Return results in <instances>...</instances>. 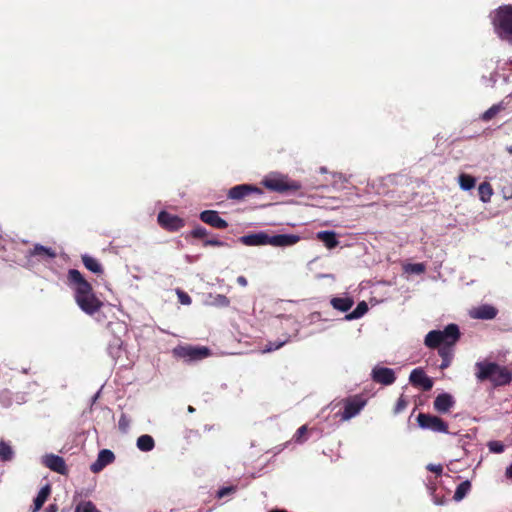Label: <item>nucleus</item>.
<instances>
[{
    "label": "nucleus",
    "instance_id": "nucleus-36",
    "mask_svg": "<svg viewBox=\"0 0 512 512\" xmlns=\"http://www.w3.org/2000/svg\"><path fill=\"white\" fill-rule=\"evenodd\" d=\"M176 294L178 296V300L182 305H190L192 302L191 297L183 290L177 289Z\"/></svg>",
    "mask_w": 512,
    "mask_h": 512
},
{
    "label": "nucleus",
    "instance_id": "nucleus-19",
    "mask_svg": "<svg viewBox=\"0 0 512 512\" xmlns=\"http://www.w3.org/2000/svg\"><path fill=\"white\" fill-rule=\"evenodd\" d=\"M453 405V397L448 393L439 394L433 403L434 409L439 413H447Z\"/></svg>",
    "mask_w": 512,
    "mask_h": 512
},
{
    "label": "nucleus",
    "instance_id": "nucleus-27",
    "mask_svg": "<svg viewBox=\"0 0 512 512\" xmlns=\"http://www.w3.org/2000/svg\"><path fill=\"white\" fill-rule=\"evenodd\" d=\"M14 457V450L9 442L0 440V460L2 462L11 461Z\"/></svg>",
    "mask_w": 512,
    "mask_h": 512
},
{
    "label": "nucleus",
    "instance_id": "nucleus-9",
    "mask_svg": "<svg viewBox=\"0 0 512 512\" xmlns=\"http://www.w3.org/2000/svg\"><path fill=\"white\" fill-rule=\"evenodd\" d=\"M174 354L188 360H200L209 355L206 347L179 346L174 349Z\"/></svg>",
    "mask_w": 512,
    "mask_h": 512
},
{
    "label": "nucleus",
    "instance_id": "nucleus-6",
    "mask_svg": "<svg viewBox=\"0 0 512 512\" xmlns=\"http://www.w3.org/2000/svg\"><path fill=\"white\" fill-rule=\"evenodd\" d=\"M342 403L341 420L348 421L360 413L367 404V400L362 395H354L343 399Z\"/></svg>",
    "mask_w": 512,
    "mask_h": 512
},
{
    "label": "nucleus",
    "instance_id": "nucleus-13",
    "mask_svg": "<svg viewBox=\"0 0 512 512\" xmlns=\"http://www.w3.org/2000/svg\"><path fill=\"white\" fill-rule=\"evenodd\" d=\"M199 218L202 222L216 229H226L228 227L227 221L221 218L215 210L202 211Z\"/></svg>",
    "mask_w": 512,
    "mask_h": 512
},
{
    "label": "nucleus",
    "instance_id": "nucleus-23",
    "mask_svg": "<svg viewBox=\"0 0 512 512\" xmlns=\"http://www.w3.org/2000/svg\"><path fill=\"white\" fill-rule=\"evenodd\" d=\"M436 349H438V354L442 358V363L440 364L441 369H446L450 366L452 358H453V346H439Z\"/></svg>",
    "mask_w": 512,
    "mask_h": 512
},
{
    "label": "nucleus",
    "instance_id": "nucleus-18",
    "mask_svg": "<svg viewBox=\"0 0 512 512\" xmlns=\"http://www.w3.org/2000/svg\"><path fill=\"white\" fill-rule=\"evenodd\" d=\"M239 240L246 246L269 245V235L265 232L244 235Z\"/></svg>",
    "mask_w": 512,
    "mask_h": 512
},
{
    "label": "nucleus",
    "instance_id": "nucleus-53",
    "mask_svg": "<svg viewBox=\"0 0 512 512\" xmlns=\"http://www.w3.org/2000/svg\"><path fill=\"white\" fill-rule=\"evenodd\" d=\"M75 512H79V511H75Z\"/></svg>",
    "mask_w": 512,
    "mask_h": 512
},
{
    "label": "nucleus",
    "instance_id": "nucleus-47",
    "mask_svg": "<svg viewBox=\"0 0 512 512\" xmlns=\"http://www.w3.org/2000/svg\"><path fill=\"white\" fill-rule=\"evenodd\" d=\"M57 511H58V506L55 503L49 504L48 507L44 510V512H57Z\"/></svg>",
    "mask_w": 512,
    "mask_h": 512
},
{
    "label": "nucleus",
    "instance_id": "nucleus-14",
    "mask_svg": "<svg viewBox=\"0 0 512 512\" xmlns=\"http://www.w3.org/2000/svg\"><path fill=\"white\" fill-rule=\"evenodd\" d=\"M43 464L49 468L50 470L59 473L61 475H67L68 474V468L65 463V460L63 457L55 455V454H48L44 456L43 458Z\"/></svg>",
    "mask_w": 512,
    "mask_h": 512
},
{
    "label": "nucleus",
    "instance_id": "nucleus-1",
    "mask_svg": "<svg viewBox=\"0 0 512 512\" xmlns=\"http://www.w3.org/2000/svg\"><path fill=\"white\" fill-rule=\"evenodd\" d=\"M67 284L74 292V300L87 315H94L103 307V302L95 294L92 284L77 269L67 273Z\"/></svg>",
    "mask_w": 512,
    "mask_h": 512
},
{
    "label": "nucleus",
    "instance_id": "nucleus-10",
    "mask_svg": "<svg viewBox=\"0 0 512 512\" xmlns=\"http://www.w3.org/2000/svg\"><path fill=\"white\" fill-rule=\"evenodd\" d=\"M263 193L262 189L250 184H240L232 187L228 191V198L233 200H243L247 196L251 194L261 195Z\"/></svg>",
    "mask_w": 512,
    "mask_h": 512
},
{
    "label": "nucleus",
    "instance_id": "nucleus-31",
    "mask_svg": "<svg viewBox=\"0 0 512 512\" xmlns=\"http://www.w3.org/2000/svg\"><path fill=\"white\" fill-rule=\"evenodd\" d=\"M502 110H504V106L501 103L494 104L481 115V120L484 122H488Z\"/></svg>",
    "mask_w": 512,
    "mask_h": 512
},
{
    "label": "nucleus",
    "instance_id": "nucleus-46",
    "mask_svg": "<svg viewBox=\"0 0 512 512\" xmlns=\"http://www.w3.org/2000/svg\"><path fill=\"white\" fill-rule=\"evenodd\" d=\"M505 477L512 481V463L506 468Z\"/></svg>",
    "mask_w": 512,
    "mask_h": 512
},
{
    "label": "nucleus",
    "instance_id": "nucleus-12",
    "mask_svg": "<svg viewBox=\"0 0 512 512\" xmlns=\"http://www.w3.org/2000/svg\"><path fill=\"white\" fill-rule=\"evenodd\" d=\"M371 376L374 382L386 386L393 384L396 380L394 370L387 367H375Z\"/></svg>",
    "mask_w": 512,
    "mask_h": 512
},
{
    "label": "nucleus",
    "instance_id": "nucleus-48",
    "mask_svg": "<svg viewBox=\"0 0 512 512\" xmlns=\"http://www.w3.org/2000/svg\"><path fill=\"white\" fill-rule=\"evenodd\" d=\"M237 283H238L239 285H241V286L245 287V286H247L248 281H247V279H246L244 276H239V277L237 278Z\"/></svg>",
    "mask_w": 512,
    "mask_h": 512
},
{
    "label": "nucleus",
    "instance_id": "nucleus-49",
    "mask_svg": "<svg viewBox=\"0 0 512 512\" xmlns=\"http://www.w3.org/2000/svg\"><path fill=\"white\" fill-rule=\"evenodd\" d=\"M504 198L505 199H511L512 198V186L509 187L507 190H503Z\"/></svg>",
    "mask_w": 512,
    "mask_h": 512
},
{
    "label": "nucleus",
    "instance_id": "nucleus-21",
    "mask_svg": "<svg viewBox=\"0 0 512 512\" xmlns=\"http://www.w3.org/2000/svg\"><path fill=\"white\" fill-rule=\"evenodd\" d=\"M316 237L323 242L328 249H333L339 244L334 231H320L317 233Z\"/></svg>",
    "mask_w": 512,
    "mask_h": 512
},
{
    "label": "nucleus",
    "instance_id": "nucleus-41",
    "mask_svg": "<svg viewBox=\"0 0 512 512\" xmlns=\"http://www.w3.org/2000/svg\"><path fill=\"white\" fill-rule=\"evenodd\" d=\"M213 303H214L216 306H220V307H227V306H229V304H230V300H229V299H228V297H226L225 295L218 294V295L214 298Z\"/></svg>",
    "mask_w": 512,
    "mask_h": 512
},
{
    "label": "nucleus",
    "instance_id": "nucleus-51",
    "mask_svg": "<svg viewBox=\"0 0 512 512\" xmlns=\"http://www.w3.org/2000/svg\"><path fill=\"white\" fill-rule=\"evenodd\" d=\"M188 411H189L190 413H192V412H194V411H195V409H194L192 406H189V407H188Z\"/></svg>",
    "mask_w": 512,
    "mask_h": 512
},
{
    "label": "nucleus",
    "instance_id": "nucleus-16",
    "mask_svg": "<svg viewBox=\"0 0 512 512\" xmlns=\"http://www.w3.org/2000/svg\"><path fill=\"white\" fill-rule=\"evenodd\" d=\"M498 314L497 308L489 304L480 305L470 311L473 319L492 320Z\"/></svg>",
    "mask_w": 512,
    "mask_h": 512
},
{
    "label": "nucleus",
    "instance_id": "nucleus-25",
    "mask_svg": "<svg viewBox=\"0 0 512 512\" xmlns=\"http://www.w3.org/2000/svg\"><path fill=\"white\" fill-rule=\"evenodd\" d=\"M332 307L341 312H347L351 309L354 304V301L350 297H334L330 301Z\"/></svg>",
    "mask_w": 512,
    "mask_h": 512
},
{
    "label": "nucleus",
    "instance_id": "nucleus-29",
    "mask_svg": "<svg viewBox=\"0 0 512 512\" xmlns=\"http://www.w3.org/2000/svg\"><path fill=\"white\" fill-rule=\"evenodd\" d=\"M368 311V305L365 301L357 304L356 308L345 316L346 320H354L361 318Z\"/></svg>",
    "mask_w": 512,
    "mask_h": 512
},
{
    "label": "nucleus",
    "instance_id": "nucleus-34",
    "mask_svg": "<svg viewBox=\"0 0 512 512\" xmlns=\"http://www.w3.org/2000/svg\"><path fill=\"white\" fill-rule=\"evenodd\" d=\"M75 511H79V512H101L92 501L80 502L76 506Z\"/></svg>",
    "mask_w": 512,
    "mask_h": 512
},
{
    "label": "nucleus",
    "instance_id": "nucleus-20",
    "mask_svg": "<svg viewBox=\"0 0 512 512\" xmlns=\"http://www.w3.org/2000/svg\"><path fill=\"white\" fill-rule=\"evenodd\" d=\"M29 255L38 257L40 260H46L55 258L56 252L52 248L45 247L41 244H36L33 249L29 251Z\"/></svg>",
    "mask_w": 512,
    "mask_h": 512
},
{
    "label": "nucleus",
    "instance_id": "nucleus-2",
    "mask_svg": "<svg viewBox=\"0 0 512 512\" xmlns=\"http://www.w3.org/2000/svg\"><path fill=\"white\" fill-rule=\"evenodd\" d=\"M478 381H490L493 387L505 386L512 381V370L495 362H477Z\"/></svg>",
    "mask_w": 512,
    "mask_h": 512
},
{
    "label": "nucleus",
    "instance_id": "nucleus-39",
    "mask_svg": "<svg viewBox=\"0 0 512 512\" xmlns=\"http://www.w3.org/2000/svg\"><path fill=\"white\" fill-rule=\"evenodd\" d=\"M208 235V232L207 230L202 227V226H197L195 227L192 231H191V236L193 238H197V239H200V238H204Z\"/></svg>",
    "mask_w": 512,
    "mask_h": 512
},
{
    "label": "nucleus",
    "instance_id": "nucleus-17",
    "mask_svg": "<svg viewBox=\"0 0 512 512\" xmlns=\"http://www.w3.org/2000/svg\"><path fill=\"white\" fill-rule=\"evenodd\" d=\"M300 241V236L294 234L269 235V245L275 247H287L295 245Z\"/></svg>",
    "mask_w": 512,
    "mask_h": 512
},
{
    "label": "nucleus",
    "instance_id": "nucleus-44",
    "mask_svg": "<svg viewBox=\"0 0 512 512\" xmlns=\"http://www.w3.org/2000/svg\"><path fill=\"white\" fill-rule=\"evenodd\" d=\"M426 468L427 470L435 473L437 476H441L443 472V466L441 464H428Z\"/></svg>",
    "mask_w": 512,
    "mask_h": 512
},
{
    "label": "nucleus",
    "instance_id": "nucleus-33",
    "mask_svg": "<svg viewBox=\"0 0 512 512\" xmlns=\"http://www.w3.org/2000/svg\"><path fill=\"white\" fill-rule=\"evenodd\" d=\"M404 271L409 274H421L426 270L424 263H408L403 267Z\"/></svg>",
    "mask_w": 512,
    "mask_h": 512
},
{
    "label": "nucleus",
    "instance_id": "nucleus-42",
    "mask_svg": "<svg viewBox=\"0 0 512 512\" xmlns=\"http://www.w3.org/2000/svg\"><path fill=\"white\" fill-rule=\"evenodd\" d=\"M307 432V426L303 425L300 428L297 429L296 433L294 434V439L296 442H303V437Z\"/></svg>",
    "mask_w": 512,
    "mask_h": 512
},
{
    "label": "nucleus",
    "instance_id": "nucleus-8",
    "mask_svg": "<svg viewBox=\"0 0 512 512\" xmlns=\"http://www.w3.org/2000/svg\"><path fill=\"white\" fill-rule=\"evenodd\" d=\"M157 220L159 225L169 232H176L185 226L184 219L167 211H161Z\"/></svg>",
    "mask_w": 512,
    "mask_h": 512
},
{
    "label": "nucleus",
    "instance_id": "nucleus-40",
    "mask_svg": "<svg viewBox=\"0 0 512 512\" xmlns=\"http://www.w3.org/2000/svg\"><path fill=\"white\" fill-rule=\"evenodd\" d=\"M285 344V341H278V342H268L264 349H263V352H272V351H275V350H278L279 348H281L283 345Z\"/></svg>",
    "mask_w": 512,
    "mask_h": 512
},
{
    "label": "nucleus",
    "instance_id": "nucleus-38",
    "mask_svg": "<svg viewBox=\"0 0 512 512\" xmlns=\"http://www.w3.org/2000/svg\"><path fill=\"white\" fill-rule=\"evenodd\" d=\"M489 450L493 453H502L504 452V445L500 441H491L488 443Z\"/></svg>",
    "mask_w": 512,
    "mask_h": 512
},
{
    "label": "nucleus",
    "instance_id": "nucleus-37",
    "mask_svg": "<svg viewBox=\"0 0 512 512\" xmlns=\"http://www.w3.org/2000/svg\"><path fill=\"white\" fill-rule=\"evenodd\" d=\"M236 490H237L236 486L222 487L221 489L218 490L217 497L219 499L224 498L228 495L234 494L236 492Z\"/></svg>",
    "mask_w": 512,
    "mask_h": 512
},
{
    "label": "nucleus",
    "instance_id": "nucleus-43",
    "mask_svg": "<svg viewBox=\"0 0 512 512\" xmlns=\"http://www.w3.org/2000/svg\"><path fill=\"white\" fill-rule=\"evenodd\" d=\"M203 245L205 247H207V246L223 247L226 245V243L221 240H218V239H207L204 241Z\"/></svg>",
    "mask_w": 512,
    "mask_h": 512
},
{
    "label": "nucleus",
    "instance_id": "nucleus-52",
    "mask_svg": "<svg viewBox=\"0 0 512 512\" xmlns=\"http://www.w3.org/2000/svg\"><path fill=\"white\" fill-rule=\"evenodd\" d=\"M435 502H436V504H437V505L442 504V502H441V501H435Z\"/></svg>",
    "mask_w": 512,
    "mask_h": 512
},
{
    "label": "nucleus",
    "instance_id": "nucleus-11",
    "mask_svg": "<svg viewBox=\"0 0 512 512\" xmlns=\"http://www.w3.org/2000/svg\"><path fill=\"white\" fill-rule=\"evenodd\" d=\"M410 383L415 387L422 388L423 391H429L433 387V381L421 368L412 370L409 376Z\"/></svg>",
    "mask_w": 512,
    "mask_h": 512
},
{
    "label": "nucleus",
    "instance_id": "nucleus-35",
    "mask_svg": "<svg viewBox=\"0 0 512 512\" xmlns=\"http://www.w3.org/2000/svg\"><path fill=\"white\" fill-rule=\"evenodd\" d=\"M408 406V401L406 400V398L404 397V395H401L397 402H396V405L394 407V414H399L401 412H403Z\"/></svg>",
    "mask_w": 512,
    "mask_h": 512
},
{
    "label": "nucleus",
    "instance_id": "nucleus-3",
    "mask_svg": "<svg viewBox=\"0 0 512 512\" xmlns=\"http://www.w3.org/2000/svg\"><path fill=\"white\" fill-rule=\"evenodd\" d=\"M461 333L457 324L451 323L444 330H432L425 336L424 344L430 349L440 345L454 346L460 339Z\"/></svg>",
    "mask_w": 512,
    "mask_h": 512
},
{
    "label": "nucleus",
    "instance_id": "nucleus-32",
    "mask_svg": "<svg viewBox=\"0 0 512 512\" xmlns=\"http://www.w3.org/2000/svg\"><path fill=\"white\" fill-rule=\"evenodd\" d=\"M475 184L476 179L473 176L465 173L459 175V185L463 190H470L474 188Z\"/></svg>",
    "mask_w": 512,
    "mask_h": 512
},
{
    "label": "nucleus",
    "instance_id": "nucleus-15",
    "mask_svg": "<svg viewBox=\"0 0 512 512\" xmlns=\"http://www.w3.org/2000/svg\"><path fill=\"white\" fill-rule=\"evenodd\" d=\"M115 460L114 453L109 449H103L99 452L97 460L91 464L90 470L93 473H99L107 465L113 463Z\"/></svg>",
    "mask_w": 512,
    "mask_h": 512
},
{
    "label": "nucleus",
    "instance_id": "nucleus-24",
    "mask_svg": "<svg viewBox=\"0 0 512 512\" xmlns=\"http://www.w3.org/2000/svg\"><path fill=\"white\" fill-rule=\"evenodd\" d=\"M82 259V263L83 265L85 266L86 269H88L89 271L95 273V274H102L104 272V269L102 267V265L100 264V262L94 258V257H91L89 255H83L81 257Z\"/></svg>",
    "mask_w": 512,
    "mask_h": 512
},
{
    "label": "nucleus",
    "instance_id": "nucleus-28",
    "mask_svg": "<svg viewBox=\"0 0 512 512\" xmlns=\"http://www.w3.org/2000/svg\"><path fill=\"white\" fill-rule=\"evenodd\" d=\"M479 198L483 203L490 201L493 195V189L490 183L482 182L478 187Z\"/></svg>",
    "mask_w": 512,
    "mask_h": 512
},
{
    "label": "nucleus",
    "instance_id": "nucleus-7",
    "mask_svg": "<svg viewBox=\"0 0 512 512\" xmlns=\"http://www.w3.org/2000/svg\"><path fill=\"white\" fill-rule=\"evenodd\" d=\"M418 425L422 429H428L433 432H448V424L442 420L440 417L427 414V413H419L417 416Z\"/></svg>",
    "mask_w": 512,
    "mask_h": 512
},
{
    "label": "nucleus",
    "instance_id": "nucleus-4",
    "mask_svg": "<svg viewBox=\"0 0 512 512\" xmlns=\"http://www.w3.org/2000/svg\"><path fill=\"white\" fill-rule=\"evenodd\" d=\"M493 26L501 40L512 44V5L500 6L495 11Z\"/></svg>",
    "mask_w": 512,
    "mask_h": 512
},
{
    "label": "nucleus",
    "instance_id": "nucleus-45",
    "mask_svg": "<svg viewBox=\"0 0 512 512\" xmlns=\"http://www.w3.org/2000/svg\"><path fill=\"white\" fill-rule=\"evenodd\" d=\"M129 426V420L127 419V417L123 414L121 415L120 419H119V428L122 430V431H126V429L128 428Z\"/></svg>",
    "mask_w": 512,
    "mask_h": 512
},
{
    "label": "nucleus",
    "instance_id": "nucleus-22",
    "mask_svg": "<svg viewBox=\"0 0 512 512\" xmlns=\"http://www.w3.org/2000/svg\"><path fill=\"white\" fill-rule=\"evenodd\" d=\"M51 493V487L49 484L43 486L38 492L36 498L34 499V506L32 508V512H38L44 503L47 501L48 497Z\"/></svg>",
    "mask_w": 512,
    "mask_h": 512
},
{
    "label": "nucleus",
    "instance_id": "nucleus-5",
    "mask_svg": "<svg viewBox=\"0 0 512 512\" xmlns=\"http://www.w3.org/2000/svg\"><path fill=\"white\" fill-rule=\"evenodd\" d=\"M262 184L270 191L278 193L296 192L301 189L298 181L291 180L285 175H271L266 177Z\"/></svg>",
    "mask_w": 512,
    "mask_h": 512
},
{
    "label": "nucleus",
    "instance_id": "nucleus-30",
    "mask_svg": "<svg viewBox=\"0 0 512 512\" xmlns=\"http://www.w3.org/2000/svg\"><path fill=\"white\" fill-rule=\"evenodd\" d=\"M470 489H471V483L468 480L461 482L457 486L453 498L456 501L462 500L468 494Z\"/></svg>",
    "mask_w": 512,
    "mask_h": 512
},
{
    "label": "nucleus",
    "instance_id": "nucleus-50",
    "mask_svg": "<svg viewBox=\"0 0 512 512\" xmlns=\"http://www.w3.org/2000/svg\"><path fill=\"white\" fill-rule=\"evenodd\" d=\"M507 152L512 155V145L506 148Z\"/></svg>",
    "mask_w": 512,
    "mask_h": 512
},
{
    "label": "nucleus",
    "instance_id": "nucleus-26",
    "mask_svg": "<svg viewBox=\"0 0 512 512\" xmlns=\"http://www.w3.org/2000/svg\"><path fill=\"white\" fill-rule=\"evenodd\" d=\"M155 446V441L152 436L148 434L141 435L137 439V448L143 452L151 451Z\"/></svg>",
    "mask_w": 512,
    "mask_h": 512
}]
</instances>
